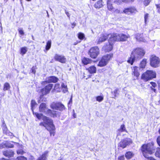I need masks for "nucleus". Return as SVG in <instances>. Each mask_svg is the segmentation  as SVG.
<instances>
[{
    "label": "nucleus",
    "instance_id": "a18cd8bd",
    "mask_svg": "<svg viewBox=\"0 0 160 160\" xmlns=\"http://www.w3.org/2000/svg\"><path fill=\"white\" fill-rule=\"evenodd\" d=\"M151 0H144V5L145 6H148L151 2Z\"/></svg>",
    "mask_w": 160,
    "mask_h": 160
},
{
    "label": "nucleus",
    "instance_id": "423d86ee",
    "mask_svg": "<svg viewBox=\"0 0 160 160\" xmlns=\"http://www.w3.org/2000/svg\"><path fill=\"white\" fill-rule=\"evenodd\" d=\"M156 77V73L152 70H148L142 76L141 78L144 81L146 82Z\"/></svg>",
    "mask_w": 160,
    "mask_h": 160
},
{
    "label": "nucleus",
    "instance_id": "e2e57ef3",
    "mask_svg": "<svg viewBox=\"0 0 160 160\" xmlns=\"http://www.w3.org/2000/svg\"><path fill=\"white\" fill-rule=\"evenodd\" d=\"M151 88L152 91L154 92H156V90L155 89L152 88V87H151Z\"/></svg>",
    "mask_w": 160,
    "mask_h": 160
},
{
    "label": "nucleus",
    "instance_id": "13d9d810",
    "mask_svg": "<svg viewBox=\"0 0 160 160\" xmlns=\"http://www.w3.org/2000/svg\"><path fill=\"white\" fill-rule=\"evenodd\" d=\"M115 12L117 13H120V11L118 9H116L115 11Z\"/></svg>",
    "mask_w": 160,
    "mask_h": 160
},
{
    "label": "nucleus",
    "instance_id": "58836bf2",
    "mask_svg": "<svg viewBox=\"0 0 160 160\" xmlns=\"http://www.w3.org/2000/svg\"><path fill=\"white\" fill-rule=\"evenodd\" d=\"M6 142L5 141L2 143L0 144V148H7L6 144Z\"/></svg>",
    "mask_w": 160,
    "mask_h": 160
},
{
    "label": "nucleus",
    "instance_id": "7ed1b4c3",
    "mask_svg": "<svg viewBox=\"0 0 160 160\" xmlns=\"http://www.w3.org/2000/svg\"><path fill=\"white\" fill-rule=\"evenodd\" d=\"M141 150L144 157L148 158L149 154H152L155 151L154 143L151 142L147 144H143L141 147Z\"/></svg>",
    "mask_w": 160,
    "mask_h": 160
},
{
    "label": "nucleus",
    "instance_id": "39448f33",
    "mask_svg": "<svg viewBox=\"0 0 160 160\" xmlns=\"http://www.w3.org/2000/svg\"><path fill=\"white\" fill-rule=\"evenodd\" d=\"M110 41H125L129 38V35L123 34L113 33L109 35Z\"/></svg>",
    "mask_w": 160,
    "mask_h": 160
},
{
    "label": "nucleus",
    "instance_id": "473e14b6",
    "mask_svg": "<svg viewBox=\"0 0 160 160\" xmlns=\"http://www.w3.org/2000/svg\"><path fill=\"white\" fill-rule=\"evenodd\" d=\"M61 86L62 89V91L64 93H65L68 91V89L67 88V85H66L63 83H62Z\"/></svg>",
    "mask_w": 160,
    "mask_h": 160
},
{
    "label": "nucleus",
    "instance_id": "f704fd0d",
    "mask_svg": "<svg viewBox=\"0 0 160 160\" xmlns=\"http://www.w3.org/2000/svg\"><path fill=\"white\" fill-rule=\"evenodd\" d=\"M78 37L81 40H82L85 38L84 34L81 32H79L78 33Z\"/></svg>",
    "mask_w": 160,
    "mask_h": 160
},
{
    "label": "nucleus",
    "instance_id": "4be33fe9",
    "mask_svg": "<svg viewBox=\"0 0 160 160\" xmlns=\"http://www.w3.org/2000/svg\"><path fill=\"white\" fill-rule=\"evenodd\" d=\"M139 68L137 67H133L132 69V72L134 76H135L137 78L139 76L140 74L138 72Z\"/></svg>",
    "mask_w": 160,
    "mask_h": 160
},
{
    "label": "nucleus",
    "instance_id": "b1692460",
    "mask_svg": "<svg viewBox=\"0 0 160 160\" xmlns=\"http://www.w3.org/2000/svg\"><path fill=\"white\" fill-rule=\"evenodd\" d=\"M103 2L102 0H99L95 4L94 6L96 8H99L103 6Z\"/></svg>",
    "mask_w": 160,
    "mask_h": 160
},
{
    "label": "nucleus",
    "instance_id": "680f3d73",
    "mask_svg": "<svg viewBox=\"0 0 160 160\" xmlns=\"http://www.w3.org/2000/svg\"><path fill=\"white\" fill-rule=\"evenodd\" d=\"M81 42L80 41H77L76 42H75L74 43V45H76L78 43H80V42Z\"/></svg>",
    "mask_w": 160,
    "mask_h": 160
},
{
    "label": "nucleus",
    "instance_id": "9d476101",
    "mask_svg": "<svg viewBox=\"0 0 160 160\" xmlns=\"http://www.w3.org/2000/svg\"><path fill=\"white\" fill-rule=\"evenodd\" d=\"M51 108L53 109L62 111L65 109L64 106L60 102L53 104L51 105Z\"/></svg>",
    "mask_w": 160,
    "mask_h": 160
},
{
    "label": "nucleus",
    "instance_id": "cd10ccee",
    "mask_svg": "<svg viewBox=\"0 0 160 160\" xmlns=\"http://www.w3.org/2000/svg\"><path fill=\"white\" fill-rule=\"evenodd\" d=\"M125 157L128 159L131 158L133 156L132 153L131 152H128L126 153Z\"/></svg>",
    "mask_w": 160,
    "mask_h": 160
},
{
    "label": "nucleus",
    "instance_id": "49530a36",
    "mask_svg": "<svg viewBox=\"0 0 160 160\" xmlns=\"http://www.w3.org/2000/svg\"><path fill=\"white\" fill-rule=\"evenodd\" d=\"M18 31L19 33L21 35H23L24 34V32H23L22 29L19 28L18 29Z\"/></svg>",
    "mask_w": 160,
    "mask_h": 160
},
{
    "label": "nucleus",
    "instance_id": "1a4fd4ad",
    "mask_svg": "<svg viewBox=\"0 0 160 160\" xmlns=\"http://www.w3.org/2000/svg\"><path fill=\"white\" fill-rule=\"evenodd\" d=\"M90 57L93 58H95L99 53V50L98 47L91 48L88 52Z\"/></svg>",
    "mask_w": 160,
    "mask_h": 160
},
{
    "label": "nucleus",
    "instance_id": "dca6fc26",
    "mask_svg": "<svg viewBox=\"0 0 160 160\" xmlns=\"http://www.w3.org/2000/svg\"><path fill=\"white\" fill-rule=\"evenodd\" d=\"M54 58L56 61L62 63H65L66 61V59L64 56L58 54L55 55Z\"/></svg>",
    "mask_w": 160,
    "mask_h": 160
},
{
    "label": "nucleus",
    "instance_id": "8fccbe9b",
    "mask_svg": "<svg viewBox=\"0 0 160 160\" xmlns=\"http://www.w3.org/2000/svg\"><path fill=\"white\" fill-rule=\"evenodd\" d=\"M60 87V84H56L54 86V89H56L59 88Z\"/></svg>",
    "mask_w": 160,
    "mask_h": 160
},
{
    "label": "nucleus",
    "instance_id": "603ef678",
    "mask_svg": "<svg viewBox=\"0 0 160 160\" xmlns=\"http://www.w3.org/2000/svg\"><path fill=\"white\" fill-rule=\"evenodd\" d=\"M2 126L4 128V131H6L7 129V128H6V125L4 122H3Z\"/></svg>",
    "mask_w": 160,
    "mask_h": 160
},
{
    "label": "nucleus",
    "instance_id": "5701e85b",
    "mask_svg": "<svg viewBox=\"0 0 160 160\" xmlns=\"http://www.w3.org/2000/svg\"><path fill=\"white\" fill-rule=\"evenodd\" d=\"M135 38L136 40L138 41H142L145 42V40L143 37V35L138 33L135 35Z\"/></svg>",
    "mask_w": 160,
    "mask_h": 160
},
{
    "label": "nucleus",
    "instance_id": "0e129e2a",
    "mask_svg": "<svg viewBox=\"0 0 160 160\" xmlns=\"http://www.w3.org/2000/svg\"><path fill=\"white\" fill-rule=\"evenodd\" d=\"M156 6L158 8H160V4H156Z\"/></svg>",
    "mask_w": 160,
    "mask_h": 160
},
{
    "label": "nucleus",
    "instance_id": "09e8293b",
    "mask_svg": "<svg viewBox=\"0 0 160 160\" xmlns=\"http://www.w3.org/2000/svg\"><path fill=\"white\" fill-rule=\"evenodd\" d=\"M157 142L158 145L160 147V136H159L158 137L157 139Z\"/></svg>",
    "mask_w": 160,
    "mask_h": 160
},
{
    "label": "nucleus",
    "instance_id": "69168bd1",
    "mask_svg": "<svg viewBox=\"0 0 160 160\" xmlns=\"http://www.w3.org/2000/svg\"><path fill=\"white\" fill-rule=\"evenodd\" d=\"M72 98H71L70 100H69V101L68 104H70V103H72Z\"/></svg>",
    "mask_w": 160,
    "mask_h": 160
},
{
    "label": "nucleus",
    "instance_id": "ddd939ff",
    "mask_svg": "<svg viewBox=\"0 0 160 160\" xmlns=\"http://www.w3.org/2000/svg\"><path fill=\"white\" fill-rule=\"evenodd\" d=\"M53 87V84H49L46 86L44 88L42 89L41 92L43 95H46L48 93Z\"/></svg>",
    "mask_w": 160,
    "mask_h": 160
},
{
    "label": "nucleus",
    "instance_id": "2f4dec72",
    "mask_svg": "<svg viewBox=\"0 0 160 160\" xmlns=\"http://www.w3.org/2000/svg\"><path fill=\"white\" fill-rule=\"evenodd\" d=\"M51 40H49L47 42L46 46V49L47 50H49L51 48Z\"/></svg>",
    "mask_w": 160,
    "mask_h": 160
},
{
    "label": "nucleus",
    "instance_id": "c9c22d12",
    "mask_svg": "<svg viewBox=\"0 0 160 160\" xmlns=\"http://www.w3.org/2000/svg\"><path fill=\"white\" fill-rule=\"evenodd\" d=\"M119 3H120L122 2H124L126 3H130L133 2L134 0H118Z\"/></svg>",
    "mask_w": 160,
    "mask_h": 160
},
{
    "label": "nucleus",
    "instance_id": "4d7b16f0",
    "mask_svg": "<svg viewBox=\"0 0 160 160\" xmlns=\"http://www.w3.org/2000/svg\"><path fill=\"white\" fill-rule=\"evenodd\" d=\"M76 23L75 22H73L72 24V28H73L76 25Z\"/></svg>",
    "mask_w": 160,
    "mask_h": 160
},
{
    "label": "nucleus",
    "instance_id": "c756f323",
    "mask_svg": "<svg viewBox=\"0 0 160 160\" xmlns=\"http://www.w3.org/2000/svg\"><path fill=\"white\" fill-rule=\"evenodd\" d=\"M28 48L27 47H25L21 48V53L23 55L25 54L28 51Z\"/></svg>",
    "mask_w": 160,
    "mask_h": 160
},
{
    "label": "nucleus",
    "instance_id": "6e6552de",
    "mask_svg": "<svg viewBox=\"0 0 160 160\" xmlns=\"http://www.w3.org/2000/svg\"><path fill=\"white\" fill-rule=\"evenodd\" d=\"M150 64L154 68H157L159 66L160 62L159 58L154 55H152L150 57Z\"/></svg>",
    "mask_w": 160,
    "mask_h": 160
},
{
    "label": "nucleus",
    "instance_id": "37998d69",
    "mask_svg": "<svg viewBox=\"0 0 160 160\" xmlns=\"http://www.w3.org/2000/svg\"><path fill=\"white\" fill-rule=\"evenodd\" d=\"M148 13H146L144 16V21L145 23H146L148 19Z\"/></svg>",
    "mask_w": 160,
    "mask_h": 160
},
{
    "label": "nucleus",
    "instance_id": "bb28decb",
    "mask_svg": "<svg viewBox=\"0 0 160 160\" xmlns=\"http://www.w3.org/2000/svg\"><path fill=\"white\" fill-rule=\"evenodd\" d=\"M147 63V59L145 58L143 59L141 62L140 67V68H145Z\"/></svg>",
    "mask_w": 160,
    "mask_h": 160
},
{
    "label": "nucleus",
    "instance_id": "f8f14e48",
    "mask_svg": "<svg viewBox=\"0 0 160 160\" xmlns=\"http://www.w3.org/2000/svg\"><path fill=\"white\" fill-rule=\"evenodd\" d=\"M31 109L33 114L35 115L38 119H41V117L42 116V114H39L37 112H34L33 111V110L35 108V106L37 104L35 101L34 100H32L31 101Z\"/></svg>",
    "mask_w": 160,
    "mask_h": 160
},
{
    "label": "nucleus",
    "instance_id": "ea45409f",
    "mask_svg": "<svg viewBox=\"0 0 160 160\" xmlns=\"http://www.w3.org/2000/svg\"><path fill=\"white\" fill-rule=\"evenodd\" d=\"M119 130L121 132H124L126 131L125 127V125L124 124L121 125Z\"/></svg>",
    "mask_w": 160,
    "mask_h": 160
},
{
    "label": "nucleus",
    "instance_id": "412c9836",
    "mask_svg": "<svg viewBox=\"0 0 160 160\" xmlns=\"http://www.w3.org/2000/svg\"><path fill=\"white\" fill-rule=\"evenodd\" d=\"M135 11L136 9L134 7H130L125 8L123 11V12L126 14H129L134 12Z\"/></svg>",
    "mask_w": 160,
    "mask_h": 160
},
{
    "label": "nucleus",
    "instance_id": "a211bd4d",
    "mask_svg": "<svg viewBox=\"0 0 160 160\" xmlns=\"http://www.w3.org/2000/svg\"><path fill=\"white\" fill-rule=\"evenodd\" d=\"M3 154L5 156L10 158L13 156L14 152L12 150H9L3 152Z\"/></svg>",
    "mask_w": 160,
    "mask_h": 160
},
{
    "label": "nucleus",
    "instance_id": "f3484780",
    "mask_svg": "<svg viewBox=\"0 0 160 160\" xmlns=\"http://www.w3.org/2000/svg\"><path fill=\"white\" fill-rule=\"evenodd\" d=\"M118 1V0H107V5L108 9L109 11L112 10L113 8V7L112 6V3L116 2L118 4H119Z\"/></svg>",
    "mask_w": 160,
    "mask_h": 160
},
{
    "label": "nucleus",
    "instance_id": "f03ea898",
    "mask_svg": "<svg viewBox=\"0 0 160 160\" xmlns=\"http://www.w3.org/2000/svg\"><path fill=\"white\" fill-rule=\"evenodd\" d=\"M145 53V51L142 48H134L132 51L130 57L127 62L131 65H132L135 60L141 59Z\"/></svg>",
    "mask_w": 160,
    "mask_h": 160
},
{
    "label": "nucleus",
    "instance_id": "4c0bfd02",
    "mask_svg": "<svg viewBox=\"0 0 160 160\" xmlns=\"http://www.w3.org/2000/svg\"><path fill=\"white\" fill-rule=\"evenodd\" d=\"M96 99L97 101L100 102L103 99V96H98L96 97Z\"/></svg>",
    "mask_w": 160,
    "mask_h": 160
},
{
    "label": "nucleus",
    "instance_id": "864d4df0",
    "mask_svg": "<svg viewBox=\"0 0 160 160\" xmlns=\"http://www.w3.org/2000/svg\"><path fill=\"white\" fill-rule=\"evenodd\" d=\"M65 14L67 15L68 16V17L69 18H70V13H69V12H68V11H67L66 10H65Z\"/></svg>",
    "mask_w": 160,
    "mask_h": 160
},
{
    "label": "nucleus",
    "instance_id": "a878e982",
    "mask_svg": "<svg viewBox=\"0 0 160 160\" xmlns=\"http://www.w3.org/2000/svg\"><path fill=\"white\" fill-rule=\"evenodd\" d=\"M83 63L84 65H87L88 64L91 63L92 60L88 58H84L82 60Z\"/></svg>",
    "mask_w": 160,
    "mask_h": 160
},
{
    "label": "nucleus",
    "instance_id": "a19ab883",
    "mask_svg": "<svg viewBox=\"0 0 160 160\" xmlns=\"http://www.w3.org/2000/svg\"><path fill=\"white\" fill-rule=\"evenodd\" d=\"M17 159V160H27L26 158L22 156L18 157Z\"/></svg>",
    "mask_w": 160,
    "mask_h": 160
},
{
    "label": "nucleus",
    "instance_id": "7c9ffc66",
    "mask_svg": "<svg viewBox=\"0 0 160 160\" xmlns=\"http://www.w3.org/2000/svg\"><path fill=\"white\" fill-rule=\"evenodd\" d=\"M10 85L9 84L8 82L5 83L4 85L3 90L4 91L8 90L10 88Z\"/></svg>",
    "mask_w": 160,
    "mask_h": 160
},
{
    "label": "nucleus",
    "instance_id": "aec40b11",
    "mask_svg": "<svg viewBox=\"0 0 160 160\" xmlns=\"http://www.w3.org/2000/svg\"><path fill=\"white\" fill-rule=\"evenodd\" d=\"M48 153V151H45L44 153L42 154V156L39 157L37 160H46ZM28 160H34V159L33 156H31L29 158Z\"/></svg>",
    "mask_w": 160,
    "mask_h": 160
},
{
    "label": "nucleus",
    "instance_id": "5fc2aeb1",
    "mask_svg": "<svg viewBox=\"0 0 160 160\" xmlns=\"http://www.w3.org/2000/svg\"><path fill=\"white\" fill-rule=\"evenodd\" d=\"M124 157L123 156H122L118 157V159L119 160H124Z\"/></svg>",
    "mask_w": 160,
    "mask_h": 160
},
{
    "label": "nucleus",
    "instance_id": "79ce46f5",
    "mask_svg": "<svg viewBox=\"0 0 160 160\" xmlns=\"http://www.w3.org/2000/svg\"><path fill=\"white\" fill-rule=\"evenodd\" d=\"M24 153V151L22 149L18 150L17 151V153L18 154H23Z\"/></svg>",
    "mask_w": 160,
    "mask_h": 160
},
{
    "label": "nucleus",
    "instance_id": "393cba45",
    "mask_svg": "<svg viewBox=\"0 0 160 160\" xmlns=\"http://www.w3.org/2000/svg\"><path fill=\"white\" fill-rule=\"evenodd\" d=\"M87 70L91 74L95 73L96 71V68L94 66H91L88 68Z\"/></svg>",
    "mask_w": 160,
    "mask_h": 160
},
{
    "label": "nucleus",
    "instance_id": "72a5a7b5",
    "mask_svg": "<svg viewBox=\"0 0 160 160\" xmlns=\"http://www.w3.org/2000/svg\"><path fill=\"white\" fill-rule=\"evenodd\" d=\"M118 91L119 89L118 88H116L113 91H112L111 93L114 96L113 98L115 97L117 95H118Z\"/></svg>",
    "mask_w": 160,
    "mask_h": 160
},
{
    "label": "nucleus",
    "instance_id": "6ab92c4d",
    "mask_svg": "<svg viewBox=\"0 0 160 160\" xmlns=\"http://www.w3.org/2000/svg\"><path fill=\"white\" fill-rule=\"evenodd\" d=\"M58 80V78L57 77L54 76H51L47 78L45 82L47 83H55L57 82Z\"/></svg>",
    "mask_w": 160,
    "mask_h": 160
},
{
    "label": "nucleus",
    "instance_id": "e433bc0d",
    "mask_svg": "<svg viewBox=\"0 0 160 160\" xmlns=\"http://www.w3.org/2000/svg\"><path fill=\"white\" fill-rule=\"evenodd\" d=\"M155 155L156 157L160 158V148H157Z\"/></svg>",
    "mask_w": 160,
    "mask_h": 160
},
{
    "label": "nucleus",
    "instance_id": "c03bdc74",
    "mask_svg": "<svg viewBox=\"0 0 160 160\" xmlns=\"http://www.w3.org/2000/svg\"><path fill=\"white\" fill-rule=\"evenodd\" d=\"M46 100V98H44L43 96H41L40 99L38 101V102H40L41 101H45Z\"/></svg>",
    "mask_w": 160,
    "mask_h": 160
},
{
    "label": "nucleus",
    "instance_id": "0eeeda50",
    "mask_svg": "<svg viewBox=\"0 0 160 160\" xmlns=\"http://www.w3.org/2000/svg\"><path fill=\"white\" fill-rule=\"evenodd\" d=\"M113 56L112 54H107L103 56L99 62L98 66L102 67L106 66Z\"/></svg>",
    "mask_w": 160,
    "mask_h": 160
},
{
    "label": "nucleus",
    "instance_id": "4468645a",
    "mask_svg": "<svg viewBox=\"0 0 160 160\" xmlns=\"http://www.w3.org/2000/svg\"><path fill=\"white\" fill-rule=\"evenodd\" d=\"M111 34H107V33H103L101 35L100 37L99 38L98 41V44H100V43L102 42L106 41L108 38H110V36Z\"/></svg>",
    "mask_w": 160,
    "mask_h": 160
},
{
    "label": "nucleus",
    "instance_id": "052dcab7",
    "mask_svg": "<svg viewBox=\"0 0 160 160\" xmlns=\"http://www.w3.org/2000/svg\"><path fill=\"white\" fill-rule=\"evenodd\" d=\"M127 97L129 99H130L131 98V96L129 94H127Z\"/></svg>",
    "mask_w": 160,
    "mask_h": 160
},
{
    "label": "nucleus",
    "instance_id": "338daca9",
    "mask_svg": "<svg viewBox=\"0 0 160 160\" xmlns=\"http://www.w3.org/2000/svg\"><path fill=\"white\" fill-rule=\"evenodd\" d=\"M0 160H8V159H7L4 158H2L0 159Z\"/></svg>",
    "mask_w": 160,
    "mask_h": 160
},
{
    "label": "nucleus",
    "instance_id": "3c124183",
    "mask_svg": "<svg viewBox=\"0 0 160 160\" xmlns=\"http://www.w3.org/2000/svg\"><path fill=\"white\" fill-rule=\"evenodd\" d=\"M150 83L153 88H155L157 86V84L155 82H151Z\"/></svg>",
    "mask_w": 160,
    "mask_h": 160
},
{
    "label": "nucleus",
    "instance_id": "bf43d9fd",
    "mask_svg": "<svg viewBox=\"0 0 160 160\" xmlns=\"http://www.w3.org/2000/svg\"><path fill=\"white\" fill-rule=\"evenodd\" d=\"M158 89L160 91V80L158 81Z\"/></svg>",
    "mask_w": 160,
    "mask_h": 160
},
{
    "label": "nucleus",
    "instance_id": "9b49d317",
    "mask_svg": "<svg viewBox=\"0 0 160 160\" xmlns=\"http://www.w3.org/2000/svg\"><path fill=\"white\" fill-rule=\"evenodd\" d=\"M132 143L131 139L130 138H126L125 139L122 140L119 143V146L120 147L124 148H125L127 145L130 144Z\"/></svg>",
    "mask_w": 160,
    "mask_h": 160
},
{
    "label": "nucleus",
    "instance_id": "f257e3e1",
    "mask_svg": "<svg viewBox=\"0 0 160 160\" xmlns=\"http://www.w3.org/2000/svg\"><path fill=\"white\" fill-rule=\"evenodd\" d=\"M43 117L42 119L43 122L40 123V126H42L46 128L47 130L49 132L51 136H54L55 135L56 128L53 123L52 120L49 118L45 116ZM42 117H41V118Z\"/></svg>",
    "mask_w": 160,
    "mask_h": 160
},
{
    "label": "nucleus",
    "instance_id": "774afa93",
    "mask_svg": "<svg viewBox=\"0 0 160 160\" xmlns=\"http://www.w3.org/2000/svg\"><path fill=\"white\" fill-rule=\"evenodd\" d=\"M13 133H11V132H10L9 133V135H10V136H13Z\"/></svg>",
    "mask_w": 160,
    "mask_h": 160
},
{
    "label": "nucleus",
    "instance_id": "6e6d98bb",
    "mask_svg": "<svg viewBox=\"0 0 160 160\" xmlns=\"http://www.w3.org/2000/svg\"><path fill=\"white\" fill-rule=\"evenodd\" d=\"M148 158L149 160H156L155 159H154V158L152 157H149V155L148 156V158Z\"/></svg>",
    "mask_w": 160,
    "mask_h": 160
},
{
    "label": "nucleus",
    "instance_id": "c85d7f7f",
    "mask_svg": "<svg viewBox=\"0 0 160 160\" xmlns=\"http://www.w3.org/2000/svg\"><path fill=\"white\" fill-rule=\"evenodd\" d=\"M6 147L8 148H12L13 147L14 145L12 143H16L15 142H8L7 141H6Z\"/></svg>",
    "mask_w": 160,
    "mask_h": 160
},
{
    "label": "nucleus",
    "instance_id": "20e7f679",
    "mask_svg": "<svg viewBox=\"0 0 160 160\" xmlns=\"http://www.w3.org/2000/svg\"><path fill=\"white\" fill-rule=\"evenodd\" d=\"M39 110L40 112H46L52 117H57L60 115V113L59 112L56 111H52L50 109H48L47 108L46 104L44 103H42L40 105Z\"/></svg>",
    "mask_w": 160,
    "mask_h": 160
},
{
    "label": "nucleus",
    "instance_id": "de8ad7c7",
    "mask_svg": "<svg viewBox=\"0 0 160 160\" xmlns=\"http://www.w3.org/2000/svg\"><path fill=\"white\" fill-rule=\"evenodd\" d=\"M35 69H36V67H34V66L32 68V69H31L32 72L35 74L36 73Z\"/></svg>",
    "mask_w": 160,
    "mask_h": 160
},
{
    "label": "nucleus",
    "instance_id": "2eb2a0df",
    "mask_svg": "<svg viewBox=\"0 0 160 160\" xmlns=\"http://www.w3.org/2000/svg\"><path fill=\"white\" fill-rule=\"evenodd\" d=\"M110 38L108 40V44H106L103 47V49L106 52H109L111 51L113 48V43L112 42H114L113 41H110Z\"/></svg>",
    "mask_w": 160,
    "mask_h": 160
}]
</instances>
